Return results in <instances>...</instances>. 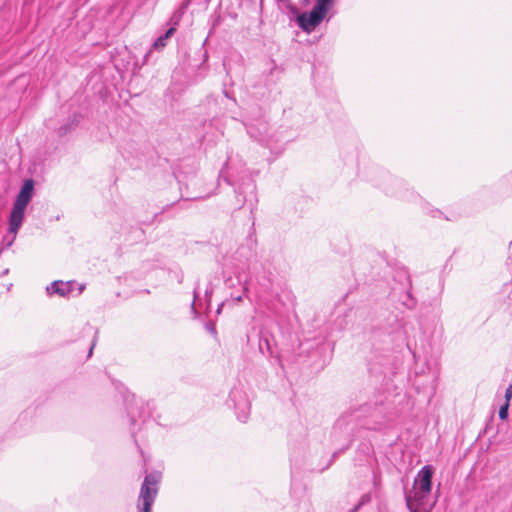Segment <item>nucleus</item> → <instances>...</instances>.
I'll list each match as a JSON object with an SVG mask.
<instances>
[{"label": "nucleus", "instance_id": "f257e3e1", "mask_svg": "<svg viewBox=\"0 0 512 512\" xmlns=\"http://www.w3.org/2000/svg\"><path fill=\"white\" fill-rule=\"evenodd\" d=\"M360 416L361 415L357 412H349L343 414L336 421L331 434L332 438L336 440L340 437H343L345 443L338 451L333 453L332 460L336 459L340 453L347 450L351 446L358 428L380 430L385 426V420L383 417L381 420H376L372 423L368 420L361 421Z\"/></svg>", "mask_w": 512, "mask_h": 512}, {"label": "nucleus", "instance_id": "f03ea898", "mask_svg": "<svg viewBox=\"0 0 512 512\" xmlns=\"http://www.w3.org/2000/svg\"><path fill=\"white\" fill-rule=\"evenodd\" d=\"M34 192V181H24L9 216V231L16 234L20 229L25 216V209L32 199Z\"/></svg>", "mask_w": 512, "mask_h": 512}, {"label": "nucleus", "instance_id": "7ed1b4c3", "mask_svg": "<svg viewBox=\"0 0 512 512\" xmlns=\"http://www.w3.org/2000/svg\"><path fill=\"white\" fill-rule=\"evenodd\" d=\"M161 473L151 472L147 474L140 488L137 509L138 512H151L152 506L158 494V484Z\"/></svg>", "mask_w": 512, "mask_h": 512}, {"label": "nucleus", "instance_id": "20e7f679", "mask_svg": "<svg viewBox=\"0 0 512 512\" xmlns=\"http://www.w3.org/2000/svg\"><path fill=\"white\" fill-rule=\"evenodd\" d=\"M292 13L296 14L298 26L307 33H311L325 18L328 12L313 7L310 12L299 13L295 6L290 7Z\"/></svg>", "mask_w": 512, "mask_h": 512}, {"label": "nucleus", "instance_id": "39448f33", "mask_svg": "<svg viewBox=\"0 0 512 512\" xmlns=\"http://www.w3.org/2000/svg\"><path fill=\"white\" fill-rule=\"evenodd\" d=\"M228 404L235 410L237 419L245 423L249 417L251 408L250 401L245 391L239 387H234L229 394Z\"/></svg>", "mask_w": 512, "mask_h": 512}, {"label": "nucleus", "instance_id": "423d86ee", "mask_svg": "<svg viewBox=\"0 0 512 512\" xmlns=\"http://www.w3.org/2000/svg\"><path fill=\"white\" fill-rule=\"evenodd\" d=\"M246 130L251 138L264 146L271 148L274 144L279 142L278 139H275L274 136L269 133V124L263 118L255 122L247 123Z\"/></svg>", "mask_w": 512, "mask_h": 512}, {"label": "nucleus", "instance_id": "0eeeda50", "mask_svg": "<svg viewBox=\"0 0 512 512\" xmlns=\"http://www.w3.org/2000/svg\"><path fill=\"white\" fill-rule=\"evenodd\" d=\"M430 493H423L422 490L413 486L411 491L404 490L406 506L410 512H429L432 504L429 503Z\"/></svg>", "mask_w": 512, "mask_h": 512}, {"label": "nucleus", "instance_id": "6e6552de", "mask_svg": "<svg viewBox=\"0 0 512 512\" xmlns=\"http://www.w3.org/2000/svg\"><path fill=\"white\" fill-rule=\"evenodd\" d=\"M258 241L255 230L252 228L245 241L237 248L234 253L235 260L242 264L250 265L257 256Z\"/></svg>", "mask_w": 512, "mask_h": 512}, {"label": "nucleus", "instance_id": "1a4fd4ad", "mask_svg": "<svg viewBox=\"0 0 512 512\" xmlns=\"http://www.w3.org/2000/svg\"><path fill=\"white\" fill-rule=\"evenodd\" d=\"M433 468L430 465L423 466L415 478L414 485L423 493H431Z\"/></svg>", "mask_w": 512, "mask_h": 512}, {"label": "nucleus", "instance_id": "9d476101", "mask_svg": "<svg viewBox=\"0 0 512 512\" xmlns=\"http://www.w3.org/2000/svg\"><path fill=\"white\" fill-rule=\"evenodd\" d=\"M254 190H255V185H254L252 179L249 177L243 179V182L241 184L237 185V187L235 188V193H236V198L239 203V207H242L243 204L245 203V201L247 200L246 195H245L246 192L249 191L251 194H253Z\"/></svg>", "mask_w": 512, "mask_h": 512}, {"label": "nucleus", "instance_id": "9b49d317", "mask_svg": "<svg viewBox=\"0 0 512 512\" xmlns=\"http://www.w3.org/2000/svg\"><path fill=\"white\" fill-rule=\"evenodd\" d=\"M73 283L74 282L72 281H54L46 288V290L48 294H58L65 297L73 291Z\"/></svg>", "mask_w": 512, "mask_h": 512}, {"label": "nucleus", "instance_id": "f8f14e48", "mask_svg": "<svg viewBox=\"0 0 512 512\" xmlns=\"http://www.w3.org/2000/svg\"><path fill=\"white\" fill-rule=\"evenodd\" d=\"M127 412L130 417V421H131L132 425H134L136 423V416L139 417L140 419H144L146 416L144 407L142 405V401L137 400L134 396H133V404H129L127 406Z\"/></svg>", "mask_w": 512, "mask_h": 512}, {"label": "nucleus", "instance_id": "ddd939ff", "mask_svg": "<svg viewBox=\"0 0 512 512\" xmlns=\"http://www.w3.org/2000/svg\"><path fill=\"white\" fill-rule=\"evenodd\" d=\"M273 337L266 331H261L259 334V351L263 355L273 356Z\"/></svg>", "mask_w": 512, "mask_h": 512}, {"label": "nucleus", "instance_id": "4468645a", "mask_svg": "<svg viewBox=\"0 0 512 512\" xmlns=\"http://www.w3.org/2000/svg\"><path fill=\"white\" fill-rule=\"evenodd\" d=\"M178 25V20L174 22V24L165 31L164 34L160 35L155 39L152 44V48L155 50H161L166 47L168 40L174 35L176 32V26Z\"/></svg>", "mask_w": 512, "mask_h": 512}, {"label": "nucleus", "instance_id": "2eb2a0df", "mask_svg": "<svg viewBox=\"0 0 512 512\" xmlns=\"http://www.w3.org/2000/svg\"><path fill=\"white\" fill-rule=\"evenodd\" d=\"M80 121V115L75 113L73 114L71 117L68 118L67 122L63 125H61L59 128H58V135L59 136H65L66 134H68L72 128L76 127L78 125Z\"/></svg>", "mask_w": 512, "mask_h": 512}, {"label": "nucleus", "instance_id": "dca6fc26", "mask_svg": "<svg viewBox=\"0 0 512 512\" xmlns=\"http://www.w3.org/2000/svg\"><path fill=\"white\" fill-rule=\"evenodd\" d=\"M399 301L401 302L402 306L407 309H414L417 305L416 298L412 295V293L409 290L405 291L399 297Z\"/></svg>", "mask_w": 512, "mask_h": 512}, {"label": "nucleus", "instance_id": "f3484780", "mask_svg": "<svg viewBox=\"0 0 512 512\" xmlns=\"http://www.w3.org/2000/svg\"><path fill=\"white\" fill-rule=\"evenodd\" d=\"M315 6L317 9L328 12L333 6L334 0H315Z\"/></svg>", "mask_w": 512, "mask_h": 512}, {"label": "nucleus", "instance_id": "a211bd4d", "mask_svg": "<svg viewBox=\"0 0 512 512\" xmlns=\"http://www.w3.org/2000/svg\"><path fill=\"white\" fill-rule=\"evenodd\" d=\"M242 289H243V294L235 295L234 293H231V295H230L231 299L233 301H235L236 303H240L243 300L244 295H247V293H248L247 285H243Z\"/></svg>", "mask_w": 512, "mask_h": 512}, {"label": "nucleus", "instance_id": "6ab92c4d", "mask_svg": "<svg viewBox=\"0 0 512 512\" xmlns=\"http://www.w3.org/2000/svg\"><path fill=\"white\" fill-rule=\"evenodd\" d=\"M509 405L508 403H504L500 409H499V417L502 420H505L508 418V411H509Z\"/></svg>", "mask_w": 512, "mask_h": 512}, {"label": "nucleus", "instance_id": "aec40b11", "mask_svg": "<svg viewBox=\"0 0 512 512\" xmlns=\"http://www.w3.org/2000/svg\"><path fill=\"white\" fill-rule=\"evenodd\" d=\"M512 398V384H510L505 391V403H510V400Z\"/></svg>", "mask_w": 512, "mask_h": 512}, {"label": "nucleus", "instance_id": "412c9836", "mask_svg": "<svg viewBox=\"0 0 512 512\" xmlns=\"http://www.w3.org/2000/svg\"><path fill=\"white\" fill-rule=\"evenodd\" d=\"M206 328H207V330H208L210 333H212V334H216V329H215V327H214V325H213V324H208V325L206 326Z\"/></svg>", "mask_w": 512, "mask_h": 512}, {"label": "nucleus", "instance_id": "4be33fe9", "mask_svg": "<svg viewBox=\"0 0 512 512\" xmlns=\"http://www.w3.org/2000/svg\"><path fill=\"white\" fill-rule=\"evenodd\" d=\"M196 293L197 292H196V289H195L194 290V299L196 298ZM191 307H192L193 312L196 313V311H195V300L192 302Z\"/></svg>", "mask_w": 512, "mask_h": 512}, {"label": "nucleus", "instance_id": "5701e85b", "mask_svg": "<svg viewBox=\"0 0 512 512\" xmlns=\"http://www.w3.org/2000/svg\"><path fill=\"white\" fill-rule=\"evenodd\" d=\"M441 214H442V212H441V211L436 210V211H433L432 216H433V217H437V216H440Z\"/></svg>", "mask_w": 512, "mask_h": 512}, {"label": "nucleus", "instance_id": "b1692460", "mask_svg": "<svg viewBox=\"0 0 512 512\" xmlns=\"http://www.w3.org/2000/svg\"><path fill=\"white\" fill-rule=\"evenodd\" d=\"M224 179H225V181H226L228 184H230V185H236V183L232 182L228 177H225Z\"/></svg>", "mask_w": 512, "mask_h": 512}, {"label": "nucleus", "instance_id": "393cba45", "mask_svg": "<svg viewBox=\"0 0 512 512\" xmlns=\"http://www.w3.org/2000/svg\"><path fill=\"white\" fill-rule=\"evenodd\" d=\"M9 273V269H5L2 273H1V276H5Z\"/></svg>", "mask_w": 512, "mask_h": 512}, {"label": "nucleus", "instance_id": "a878e982", "mask_svg": "<svg viewBox=\"0 0 512 512\" xmlns=\"http://www.w3.org/2000/svg\"><path fill=\"white\" fill-rule=\"evenodd\" d=\"M223 305H224V303H221V304L218 306V308H217V313H220V311H221V309H222Z\"/></svg>", "mask_w": 512, "mask_h": 512}, {"label": "nucleus", "instance_id": "bb28decb", "mask_svg": "<svg viewBox=\"0 0 512 512\" xmlns=\"http://www.w3.org/2000/svg\"><path fill=\"white\" fill-rule=\"evenodd\" d=\"M93 347H94V344L90 347L89 354H88L89 356L92 354Z\"/></svg>", "mask_w": 512, "mask_h": 512}, {"label": "nucleus", "instance_id": "cd10ccee", "mask_svg": "<svg viewBox=\"0 0 512 512\" xmlns=\"http://www.w3.org/2000/svg\"><path fill=\"white\" fill-rule=\"evenodd\" d=\"M223 93H224L225 97H227V98H229V97H230V96H229V94H228V92H227L226 90H224V92H223Z\"/></svg>", "mask_w": 512, "mask_h": 512}, {"label": "nucleus", "instance_id": "c85d7f7f", "mask_svg": "<svg viewBox=\"0 0 512 512\" xmlns=\"http://www.w3.org/2000/svg\"><path fill=\"white\" fill-rule=\"evenodd\" d=\"M83 290H84V286L81 285L80 288H79V293H82Z\"/></svg>", "mask_w": 512, "mask_h": 512}, {"label": "nucleus", "instance_id": "c756f323", "mask_svg": "<svg viewBox=\"0 0 512 512\" xmlns=\"http://www.w3.org/2000/svg\"><path fill=\"white\" fill-rule=\"evenodd\" d=\"M205 294H206V296H208L209 294H211V291L209 292L208 289H206Z\"/></svg>", "mask_w": 512, "mask_h": 512}, {"label": "nucleus", "instance_id": "7c9ffc66", "mask_svg": "<svg viewBox=\"0 0 512 512\" xmlns=\"http://www.w3.org/2000/svg\"><path fill=\"white\" fill-rule=\"evenodd\" d=\"M171 205H166V207L163 209L165 211L167 208H169Z\"/></svg>", "mask_w": 512, "mask_h": 512}, {"label": "nucleus", "instance_id": "2f4dec72", "mask_svg": "<svg viewBox=\"0 0 512 512\" xmlns=\"http://www.w3.org/2000/svg\"><path fill=\"white\" fill-rule=\"evenodd\" d=\"M202 197H194L193 199L194 200H197V199H201Z\"/></svg>", "mask_w": 512, "mask_h": 512}]
</instances>
